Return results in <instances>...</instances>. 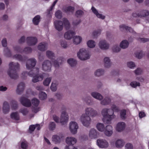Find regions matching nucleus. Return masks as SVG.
I'll return each mask as SVG.
<instances>
[{
	"label": "nucleus",
	"instance_id": "nucleus-1",
	"mask_svg": "<svg viewBox=\"0 0 149 149\" xmlns=\"http://www.w3.org/2000/svg\"><path fill=\"white\" fill-rule=\"evenodd\" d=\"M97 113L96 111L91 108H87L85 110V113L82 115L81 117V121L83 125L86 127L89 126L91 122L90 116L92 117L97 115Z\"/></svg>",
	"mask_w": 149,
	"mask_h": 149
},
{
	"label": "nucleus",
	"instance_id": "nucleus-2",
	"mask_svg": "<svg viewBox=\"0 0 149 149\" xmlns=\"http://www.w3.org/2000/svg\"><path fill=\"white\" fill-rule=\"evenodd\" d=\"M34 70H31L29 72L26 71L23 72L22 74V78L25 79L27 75H28L31 77H33L32 81L34 83L42 80L45 73L38 74L39 69L38 68H34Z\"/></svg>",
	"mask_w": 149,
	"mask_h": 149
},
{
	"label": "nucleus",
	"instance_id": "nucleus-3",
	"mask_svg": "<svg viewBox=\"0 0 149 149\" xmlns=\"http://www.w3.org/2000/svg\"><path fill=\"white\" fill-rule=\"evenodd\" d=\"M19 68V65L17 63L10 62L9 64V69L8 74L10 77L13 79H16L18 77L17 71Z\"/></svg>",
	"mask_w": 149,
	"mask_h": 149
},
{
	"label": "nucleus",
	"instance_id": "nucleus-4",
	"mask_svg": "<svg viewBox=\"0 0 149 149\" xmlns=\"http://www.w3.org/2000/svg\"><path fill=\"white\" fill-rule=\"evenodd\" d=\"M55 29L58 31H61L63 30V25L66 30H68L70 28V23L66 18L63 19V22L60 20H56L54 22Z\"/></svg>",
	"mask_w": 149,
	"mask_h": 149
},
{
	"label": "nucleus",
	"instance_id": "nucleus-5",
	"mask_svg": "<svg viewBox=\"0 0 149 149\" xmlns=\"http://www.w3.org/2000/svg\"><path fill=\"white\" fill-rule=\"evenodd\" d=\"M96 127L97 130L100 131H104L105 130L104 133L107 136H111L113 133L112 127L111 125L107 126L105 129L103 124L99 123L97 124Z\"/></svg>",
	"mask_w": 149,
	"mask_h": 149
},
{
	"label": "nucleus",
	"instance_id": "nucleus-6",
	"mask_svg": "<svg viewBox=\"0 0 149 149\" xmlns=\"http://www.w3.org/2000/svg\"><path fill=\"white\" fill-rule=\"evenodd\" d=\"M109 109L105 108L103 109L102 111V114L103 117V120L105 122V120L110 121L115 118V115L110 114L111 112H109Z\"/></svg>",
	"mask_w": 149,
	"mask_h": 149
},
{
	"label": "nucleus",
	"instance_id": "nucleus-7",
	"mask_svg": "<svg viewBox=\"0 0 149 149\" xmlns=\"http://www.w3.org/2000/svg\"><path fill=\"white\" fill-rule=\"evenodd\" d=\"M77 54L78 57L81 60H85L90 58L88 52L84 48L80 49Z\"/></svg>",
	"mask_w": 149,
	"mask_h": 149
},
{
	"label": "nucleus",
	"instance_id": "nucleus-8",
	"mask_svg": "<svg viewBox=\"0 0 149 149\" xmlns=\"http://www.w3.org/2000/svg\"><path fill=\"white\" fill-rule=\"evenodd\" d=\"M66 142L69 146H66L65 149H77L73 146L77 142V140L75 138L71 137H67Z\"/></svg>",
	"mask_w": 149,
	"mask_h": 149
},
{
	"label": "nucleus",
	"instance_id": "nucleus-9",
	"mask_svg": "<svg viewBox=\"0 0 149 149\" xmlns=\"http://www.w3.org/2000/svg\"><path fill=\"white\" fill-rule=\"evenodd\" d=\"M14 50L18 52H24L26 54H28L31 52L32 49L29 47H25L23 50L19 46H16L14 47Z\"/></svg>",
	"mask_w": 149,
	"mask_h": 149
},
{
	"label": "nucleus",
	"instance_id": "nucleus-10",
	"mask_svg": "<svg viewBox=\"0 0 149 149\" xmlns=\"http://www.w3.org/2000/svg\"><path fill=\"white\" fill-rule=\"evenodd\" d=\"M36 63V60L34 58H31L27 60L26 66L27 69L30 70L34 68Z\"/></svg>",
	"mask_w": 149,
	"mask_h": 149
},
{
	"label": "nucleus",
	"instance_id": "nucleus-11",
	"mask_svg": "<svg viewBox=\"0 0 149 149\" xmlns=\"http://www.w3.org/2000/svg\"><path fill=\"white\" fill-rule=\"evenodd\" d=\"M69 128L72 134H75L77 132L78 126L77 123L72 121L70 123Z\"/></svg>",
	"mask_w": 149,
	"mask_h": 149
},
{
	"label": "nucleus",
	"instance_id": "nucleus-12",
	"mask_svg": "<svg viewBox=\"0 0 149 149\" xmlns=\"http://www.w3.org/2000/svg\"><path fill=\"white\" fill-rule=\"evenodd\" d=\"M97 143L98 146L101 148H106L109 146L108 143L106 140L102 139H97Z\"/></svg>",
	"mask_w": 149,
	"mask_h": 149
},
{
	"label": "nucleus",
	"instance_id": "nucleus-13",
	"mask_svg": "<svg viewBox=\"0 0 149 149\" xmlns=\"http://www.w3.org/2000/svg\"><path fill=\"white\" fill-rule=\"evenodd\" d=\"M51 67V63L48 60L44 61L42 64V70L45 71H50Z\"/></svg>",
	"mask_w": 149,
	"mask_h": 149
},
{
	"label": "nucleus",
	"instance_id": "nucleus-14",
	"mask_svg": "<svg viewBox=\"0 0 149 149\" xmlns=\"http://www.w3.org/2000/svg\"><path fill=\"white\" fill-rule=\"evenodd\" d=\"M27 44L29 46L35 45L37 42V39L36 37H27L26 39Z\"/></svg>",
	"mask_w": 149,
	"mask_h": 149
},
{
	"label": "nucleus",
	"instance_id": "nucleus-15",
	"mask_svg": "<svg viewBox=\"0 0 149 149\" xmlns=\"http://www.w3.org/2000/svg\"><path fill=\"white\" fill-rule=\"evenodd\" d=\"M21 104L24 106L26 107H29L31 105V102L30 100L28 99L25 97H21L20 99Z\"/></svg>",
	"mask_w": 149,
	"mask_h": 149
},
{
	"label": "nucleus",
	"instance_id": "nucleus-16",
	"mask_svg": "<svg viewBox=\"0 0 149 149\" xmlns=\"http://www.w3.org/2000/svg\"><path fill=\"white\" fill-rule=\"evenodd\" d=\"M68 116L66 114V112L64 110L62 111L61 113L60 123L62 125H65L68 122Z\"/></svg>",
	"mask_w": 149,
	"mask_h": 149
},
{
	"label": "nucleus",
	"instance_id": "nucleus-17",
	"mask_svg": "<svg viewBox=\"0 0 149 149\" xmlns=\"http://www.w3.org/2000/svg\"><path fill=\"white\" fill-rule=\"evenodd\" d=\"M149 15V12L148 11L143 10L141 11L140 13H133L132 14V15L134 17H142L148 16Z\"/></svg>",
	"mask_w": 149,
	"mask_h": 149
},
{
	"label": "nucleus",
	"instance_id": "nucleus-18",
	"mask_svg": "<svg viewBox=\"0 0 149 149\" xmlns=\"http://www.w3.org/2000/svg\"><path fill=\"white\" fill-rule=\"evenodd\" d=\"M25 87V84L23 82L20 83L17 86L16 90L18 94H20L24 91Z\"/></svg>",
	"mask_w": 149,
	"mask_h": 149
},
{
	"label": "nucleus",
	"instance_id": "nucleus-19",
	"mask_svg": "<svg viewBox=\"0 0 149 149\" xmlns=\"http://www.w3.org/2000/svg\"><path fill=\"white\" fill-rule=\"evenodd\" d=\"M99 45L102 49L106 50L108 49L109 47V45L107 43L105 40L101 41L99 43Z\"/></svg>",
	"mask_w": 149,
	"mask_h": 149
},
{
	"label": "nucleus",
	"instance_id": "nucleus-20",
	"mask_svg": "<svg viewBox=\"0 0 149 149\" xmlns=\"http://www.w3.org/2000/svg\"><path fill=\"white\" fill-rule=\"evenodd\" d=\"M98 135V132L94 129H91L89 132V136L91 139L97 138Z\"/></svg>",
	"mask_w": 149,
	"mask_h": 149
},
{
	"label": "nucleus",
	"instance_id": "nucleus-21",
	"mask_svg": "<svg viewBox=\"0 0 149 149\" xmlns=\"http://www.w3.org/2000/svg\"><path fill=\"white\" fill-rule=\"evenodd\" d=\"M10 110V106L8 103L6 101H5L3 103V113L7 114L9 113Z\"/></svg>",
	"mask_w": 149,
	"mask_h": 149
},
{
	"label": "nucleus",
	"instance_id": "nucleus-22",
	"mask_svg": "<svg viewBox=\"0 0 149 149\" xmlns=\"http://www.w3.org/2000/svg\"><path fill=\"white\" fill-rule=\"evenodd\" d=\"M63 137V136L61 134L59 135H54L52 137V141L55 144L59 143L61 142V139Z\"/></svg>",
	"mask_w": 149,
	"mask_h": 149
},
{
	"label": "nucleus",
	"instance_id": "nucleus-23",
	"mask_svg": "<svg viewBox=\"0 0 149 149\" xmlns=\"http://www.w3.org/2000/svg\"><path fill=\"white\" fill-rule=\"evenodd\" d=\"M75 34L74 32L71 30L68 31L65 33L64 37L66 39H70Z\"/></svg>",
	"mask_w": 149,
	"mask_h": 149
},
{
	"label": "nucleus",
	"instance_id": "nucleus-24",
	"mask_svg": "<svg viewBox=\"0 0 149 149\" xmlns=\"http://www.w3.org/2000/svg\"><path fill=\"white\" fill-rule=\"evenodd\" d=\"M48 44L45 42H42L40 43L38 46V49L40 51H44L47 49Z\"/></svg>",
	"mask_w": 149,
	"mask_h": 149
},
{
	"label": "nucleus",
	"instance_id": "nucleus-25",
	"mask_svg": "<svg viewBox=\"0 0 149 149\" xmlns=\"http://www.w3.org/2000/svg\"><path fill=\"white\" fill-rule=\"evenodd\" d=\"M125 127V123L123 122H120L117 124L116 130L117 131L121 132L124 130Z\"/></svg>",
	"mask_w": 149,
	"mask_h": 149
},
{
	"label": "nucleus",
	"instance_id": "nucleus-26",
	"mask_svg": "<svg viewBox=\"0 0 149 149\" xmlns=\"http://www.w3.org/2000/svg\"><path fill=\"white\" fill-rule=\"evenodd\" d=\"M13 58L19 61L23 62L27 60V57L26 56H22V55L19 54H16L13 56Z\"/></svg>",
	"mask_w": 149,
	"mask_h": 149
},
{
	"label": "nucleus",
	"instance_id": "nucleus-27",
	"mask_svg": "<svg viewBox=\"0 0 149 149\" xmlns=\"http://www.w3.org/2000/svg\"><path fill=\"white\" fill-rule=\"evenodd\" d=\"M91 10L97 17L102 19H104L105 18V16L104 15H103L102 14H99L97 11L93 6L92 7Z\"/></svg>",
	"mask_w": 149,
	"mask_h": 149
},
{
	"label": "nucleus",
	"instance_id": "nucleus-28",
	"mask_svg": "<svg viewBox=\"0 0 149 149\" xmlns=\"http://www.w3.org/2000/svg\"><path fill=\"white\" fill-rule=\"evenodd\" d=\"M74 7L69 6L65 7L63 9V12L67 13H73L74 10Z\"/></svg>",
	"mask_w": 149,
	"mask_h": 149
},
{
	"label": "nucleus",
	"instance_id": "nucleus-29",
	"mask_svg": "<svg viewBox=\"0 0 149 149\" xmlns=\"http://www.w3.org/2000/svg\"><path fill=\"white\" fill-rule=\"evenodd\" d=\"M111 108V109H109V112H111L110 114L112 115H114V111L118 112L119 111V107L115 104H113L112 105Z\"/></svg>",
	"mask_w": 149,
	"mask_h": 149
},
{
	"label": "nucleus",
	"instance_id": "nucleus-30",
	"mask_svg": "<svg viewBox=\"0 0 149 149\" xmlns=\"http://www.w3.org/2000/svg\"><path fill=\"white\" fill-rule=\"evenodd\" d=\"M10 118L11 119L16 120H19V115L17 112H13L10 114Z\"/></svg>",
	"mask_w": 149,
	"mask_h": 149
},
{
	"label": "nucleus",
	"instance_id": "nucleus-31",
	"mask_svg": "<svg viewBox=\"0 0 149 149\" xmlns=\"http://www.w3.org/2000/svg\"><path fill=\"white\" fill-rule=\"evenodd\" d=\"M58 1V0H55L53 3L52 5L50 7V8L49 10H47L48 13L47 15V17H49V18H51L52 17V14L50 13V11H52L53 8L54 7L55 5Z\"/></svg>",
	"mask_w": 149,
	"mask_h": 149
},
{
	"label": "nucleus",
	"instance_id": "nucleus-32",
	"mask_svg": "<svg viewBox=\"0 0 149 149\" xmlns=\"http://www.w3.org/2000/svg\"><path fill=\"white\" fill-rule=\"evenodd\" d=\"M91 95L93 97L99 100H101L103 98L102 96L100 94L97 92L92 93Z\"/></svg>",
	"mask_w": 149,
	"mask_h": 149
},
{
	"label": "nucleus",
	"instance_id": "nucleus-33",
	"mask_svg": "<svg viewBox=\"0 0 149 149\" xmlns=\"http://www.w3.org/2000/svg\"><path fill=\"white\" fill-rule=\"evenodd\" d=\"M104 66L107 68L110 67L111 65L110 60L109 57H106L104 59Z\"/></svg>",
	"mask_w": 149,
	"mask_h": 149
},
{
	"label": "nucleus",
	"instance_id": "nucleus-34",
	"mask_svg": "<svg viewBox=\"0 0 149 149\" xmlns=\"http://www.w3.org/2000/svg\"><path fill=\"white\" fill-rule=\"evenodd\" d=\"M129 45V43L126 40H123L120 44V47L123 49H125Z\"/></svg>",
	"mask_w": 149,
	"mask_h": 149
},
{
	"label": "nucleus",
	"instance_id": "nucleus-35",
	"mask_svg": "<svg viewBox=\"0 0 149 149\" xmlns=\"http://www.w3.org/2000/svg\"><path fill=\"white\" fill-rule=\"evenodd\" d=\"M40 17L39 15H37L33 19V23L35 25H38L40 21Z\"/></svg>",
	"mask_w": 149,
	"mask_h": 149
},
{
	"label": "nucleus",
	"instance_id": "nucleus-36",
	"mask_svg": "<svg viewBox=\"0 0 149 149\" xmlns=\"http://www.w3.org/2000/svg\"><path fill=\"white\" fill-rule=\"evenodd\" d=\"M124 144V142L123 140L121 139H118L117 140L115 143L116 146V147L120 148L122 147Z\"/></svg>",
	"mask_w": 149,
	"mask_h": 149
},
{
	"label": "nucleus",
	"instance_id": "nucleus-37",
	"mask_svg": "<svg viewBox=\"0 0 149 149\" xmlns=\"http://www.w3.org/2000/svg\"><path fill=\"white\" fill-rule=\"evenodd\" d=\"M120 29H125L126 31H128L130 32H133V29L130 27L128 26H126L125 25L122 24L120 26Z\"/></svg>",
	"mask_w": 149,
	"mask_h": 149
},
{
	"label": "nucleus",
	"instance_id": "nucleus-38",
	"mask_svg": "<svg viewBox=\"0 0 149 149\" xmlns=\"http://www.w3.org/2000/svg\"><path fill=\"white\" fill-rule=\"evenodd\" d=\"M110 99L108 97H106L101 102V104L103 105L109 104L111 102Z\"/></svg>",
	"mask_w": 149,
	"mask_h": 149
},
{
	"label": "nucleus",
	"instance_id": "nucleus-39",
	"mask_svg": "<svg viewBox=\"0 0 149 149\" xmlns=\"http://www.w3.org/2000/svg\"><path fill=\"white\" fill-rule=\"evenodd\" d=\"M82 38L79 36H76L73 39V41L74 43L75 44H79L81 41Z\"/></svg>",
	"mask_w": 149,
	"mask_h": 149
},
{
	"label": "nucleus",
	"instance_id": "nucleus-40",
	"mask_svg": "<svg viewBox=\"0 0 149 149\" xmlns=\"http://www.w3.org/2000/svg\"><path fill=\"white\" fill-rule=\"evenodd\" d=\"M68 63L72 67H73L76 65L77 62L73 58H70L67 60Z\"/></svg>",
	"mask_w": 149,
	"mask_h": 149
},
{
	"label": "nucleus",
	"instance_id": "nucleus-41",
	"mask_svg": "<svg viewBox=\"0 0 149 149\" xmlns=\"http://www.w3.org/2000/svg\"><path fill=\"white\" fill-rule=\"evenodd\" d=\"M46 54L48 57L50 59H54L55 58L54 54L52 51H47L46 52Z\"/></svg>",
	"mask_w": 149,
	"mask_h": 149
},
{
	"label": "nucleus",
	"instance_id": "nucleus-42",
	"mask_svg": "<svg viewBox=\"0 0 149 149\" xmlns=\"http://www.w3.org/2000/svg\"><path fill=\"white\" fill-rule=\"evenodd\" d=\"M126 111L125 109H123L120 111V117L121 118L125 120L126 118Z\"/></svg>",
	"mask_w": 149,
	"mask_h": 149
},
{
	"label": "nucleus",
	"instance_id": "nucleus-43",
	"mask_svg": "<svg viewBox=\"0 0 149 149\" xmlns=\"http://www.w3.org/2000/svg\"><path fill=\"white\" fill-rule=\"evenodd\" d=\"M31 102L33 105L35 107H37L39 104L40 101L34 98L32 99Z\"/></svg>",
	"mask_w": 149,
	"mask_h": 149
},
{
	"label": "nucleus",
	"instance_id": "nucleus-44",
	"mask_svg": "<svg viewBox=\"0 0 149 149\" xmlns=\"http://www.w3.org/2000/svg\"><path fill=\"white\" fill-rule=\"evenodd\" d=\"M87 45L88 47L92 48L94 47L95 45V42L93 40H89L87 42Z\"/></svg>",
	"mask_w": 149,
	"mask_h": 149
},
{
	"label": "nucleus",
	"instance_id": "nucleus-45",
	"mask_svg": "<svg viewBox=\"0 0 149 149\" xmlns=\"http://www.w3.org/2000/svg\"><path fill=\"white\" fill-rule=\"evenodd\" d=\"M5 55L8 57H10L12 55L10 50L8 47L5 48L4 50Z\"/></svg>",
	"mask_w": 149,
	"mask_h": 149
},
{
	"label": "nucleus",
	"instance_id": "nucleus-46",
	"mask_svg": "<svg viewBox=\"0 0 149 149\" xmlns=\"http://www.w3.org/2000/svg\"><path fill=\"white\" fill-rule=\"evenodd\" d=\"M56 125L55 122H50L49 125V128L50 130H53L55 129Z\"/></svg>",
	"mask_w": 149,
	"mask_h": 149
},
{
	"label": "nucleus",
	"instance_id": "nucleus-47",
	"mask_svg": "<svg viewBox=\"0 0 149 149\" xmlns=\"http://www.w3.org/2000/svg\"><path fill=\"white\" fill-rule=\"evenodd\" d=\"M104 73V70L102 69H99L97 70L95 72V75L97 76H100L103 74Z\"/></svg>",
	"mask_w": 149,
	"mask_h": 149
},
{
	"label": "nucleus",
	"instance_id": "nucleus-48",
	"mask_svg": "<svg viewBox=\"0 0 149 149\" xmlns=\"http://www.w3.org/2000/svg\"><path fill=\"white\" fill-rule=\"evenodd\" d=\"M46 94L43 92H41L39 94V98L40 100H44L47 97Z\"/></svg>",
	"mask_w": 149,
	"mask_h": 149
},
{
	"label": "nucleus",
	"instance_id": "nucleus-49",
	"mask_svg": "<svg viewBox=\"0 0 149 149\" xmlns=\"http://www.w3.org/2000/svg\"><path fill=\"white\" fill-rule=\"evenodd\" d=\"M11 103L12 104L11 107L13 110L16 109L18 107L17 102L15 100L11 101Z\"/></svg>",
	"mask_w": 149,
	"mask_h": 149
},
{
	"label": "nucleus",
	"instance_id": "nucleus-50",
	"mask_svg": "<svg viewBox=\"0 0 149 149\" xmlns=\"http://www.w3.org/2000/svg\"><path fill=\"white\" fill-rule=\"evenodd\" d=\"M84 13L81 10H77L75 13V16L77 17H81L84 14Z\"/></svg>",
	"mask_w": 149,
	"mask_h": 149
},
{
	"label": "nucleus",
	"instance_id": "nucleus-51",
	"mask_svg": "<svg viewBox=\"0 0 149 149\" xmlns=\"http://www.w3.org/2000/svg\"><path fill=\"white\" fill-rule=\"evenodd\" d=\"M130 85L132 87L135 88L137 86H140V84L136 81H133L131 82Z\"/></svg>",
	"mask_w": 149,
	"mask_h": 149
},
{
	"label": "nucleus",
	"instance_id": "nucleus-52",
	"mask_svg": "<svg viewBox=\"0 0 149 149\" xmlns=\"http://www.w3.org/2000/svg\"><path fill=\"white\" fill-rule=\"evenodd\" d=\"M52 78L51 77L47 78L45 79L43 82V84L45 86H48L50 84Z\"/></svg>",
	"mask_w": 149,
	"mask_h": 149
},
{
	"label": "nucleus",
	"instance_id": "nucleus-53",
	"mask_svg": "<svg viewBox=\"0 0 149 149\" xmlns=\"http://www.w3.org/2000/svg\"><path fill=\"white\" fill-rule=\"evenodd\" d=\"M56 17L58 19H61L62 17V14L61 11L58 10L55 13Z\"/></svg>",
	"mask_w": 149,
	"mask_h": 149
},
{
	"label": "nucleus",
	"instance_id": "nucleus-54",
	"mask_svg": "<svg viewBox=\"0 0 149 149\" xmlns=\"http://www.w3.org/2000/svg\"><path fill=\"white\" fill-rule=\"evenodd\" d=\"M101 32V30L100 29H98L97 31H94L93 33L92 34L94 38H96V37L100 34Z\"/></svg>",
	"mask_w": 149,
	"mask_h": 149
},
{
	"label": "nucleus",
	"instance_id": "nucleus-55",
	"mask_svg": "<svg viewBox=\"0 0 149 149\" xmlns=\"http://www.w3.org/2000/svg\"><path fill=\"white\" fill-rule=\"evenodd\" d=\"M135 55L136 57L138 59L141 58L143 56V53L142 51L136 53Z\"/></svg>",
	"mask_w": 149,
	"mask_h": 149
},
{
	"label": "nucleus",
	"instance_id": "nucleus-56",
	"mask_svg": "<svg viewBox=\"0 0 149 149\" xmlns=\"http://www.w3.org/2000/svg\"><path fill=\"white\" fill-rule=\"evenodd\" d=\"M112 49L113 52H118L120 50V48L118 45H116L113 46Z\"/></svg>",
	"mask_w": 149,
	"mask_h": 149
},
{
	"label": "nucleus",
	"instance_id": "nucleus-57",
	"mask_svg": "<svg viewBox=\"0 0 149 149\" xmlns=\"http://www.w3.org/2000/svg\"><path fill=\"white\" fill-rule=\"evenodd\" d=\"M20 112L24 115H26L29 112V111L26 108H23L20 109Z\"/></svg>",
	"mask_w": 149,
	"mask_h": 149
},
{
	"label": "nucleus",
	"instance_id": "nucleus-58",
	"mask_svg": "<svg viewBox=\"0 0 149 149\" xmlns=\"http://www.w3.org/2000/svg\"><path fill=\"white\" fill-rule=\"evenodd\" d=\"M52 62L55 67H59V64L57 60H54V59H52Z\"/></svg>",
	"mask_w": 149,
	"mask_h": 149
},
{
	"label": "nucleus",
	"instance_id": "nucleus-59",
	"mask_svg": "<svg viewBox=\"0 0 149 149\" xmlns=\"http://www.w3.org/2000/svg\"><path fill=\"white\" fill-rule=\"evenodd\" d=\"M127 66L130 68H132L135 67V64L134 63L132 62H129L127 63Z\"/></svg>",
	"mask_w": 149,
	"mask_h": 149
},
{
	"label": "nucleus",
	"instance_id": "nucleus-60",
	"mask_svg": "<svg viewBox=\"0 0 149 149\" xmlns=\"http://www.w3.org/2000/svg\"><path fill=\"white\" fill-rule=\"evenodd\" d=\"M21 147L23 149H26L27 148L28 145L25 142H22L21 143Z\"/></svg>",
	"mask_w": 149,
	"mask_h": 149
},
{
	"label": "nucleus",
	"instance_id": "nucleus-61",
	"mask_svg": "<svg viewBox=\"0 0 149 149\" xmlns=\"http://www.w3.org/2000/svg\"><path fill=\"white\" fill-rule=\"evenodd\" d=\"M138 40L141 42L144 43L147 42L149 41V39L145 38H139L138 39Z\"/></svg>",
	"mask_w": 149,
	"mask_h": 149
},
{
	"label": "nucleus",
	"instance_id": "nucleus-62",
	"mask_svg": "<svg viewBox=\"0 0 149 149\" xmlns=\"http://www.w3.org/2000/svg\"><path fill=\"white\" fill-rule=\"evenodd\" d=\"M51 90L53 91H55L56 90V84L55 83H52L51 86H50Z\"/></svg>",
	"mask_w": 149,
	"mask_h": 149
},
{
	"label": "nucleus",
	"instance_id": "nucleus-63",
	"mask_svg": "<svg viewBox=\"0 0 149 149\" xmlns=\"http://www.w3.org/2000/svg\"><path fill=\"white\" fill-rule=\"evenodd\" d=\"M36 127L35 126V125H31L29 127V130L30 131L32 132L34 131Z\"/></svg>",
	"mask_w": 149,
	"mask_h": 149
},
{
	"label": "nucleus",
	"instance_id": "nucleus-64",
	"mask_svg": "<svg viewBox=\"0 0 149 149\" xmlns=\"http://www.w3.org/2000/svg\"><path fill=\"white\" fill-rule=\"evenodd\" d=\"M132 145L130 143H127L125 146V149H133Z\"/></svg>",
	"mask_w": 149,
	"mask_h": 149
}]
</instances>
